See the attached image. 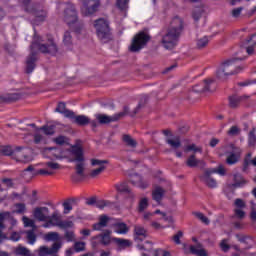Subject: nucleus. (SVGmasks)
Returning a JSON list of instances; mask_svg holds the SVG:
<instances>
[{
  "instance_id": "obj_43",
  "label": "nucleus",
  "mask_w": 256,
  "mask_h": 256,
  "mask_svg": "<svg viewBox=\"0 0 256 256\" xmlns=\"http://www.w3.org/2000/svg\"><path fill=\"white\" fill-rule=\"evenodd\" d=\"M26 238L28 240L29 245H35V241H37V235L35 234V231H27Z\"/></svg>"
},
{
  "instance_id": "obj_10",
  "label": "nucleus",
  "mask_w": 256,
  "mask_h": 256,
  "mask_svg": "<svg viewBox=\"0 0 256 256\" xmlns=\"http://www.w3.org/2000/svg\"><path fill=\"white\" fill-rule=\"evenodd\" d=\"M60 7H64V15L63 20L67 25H73V23H77V10L75 9V5L73 4H66L60 5Z\"/></svg>"
},
{
  "instance_id": "obj_21",
  "label": "nucleus",
  "mask_w": 256,
  "mask_h": 256,
  "mask_svg": "<svg viewBox=\"0 0 256 256\" xmlns=\"http://www.w3.org/2000/svg\"><path fill=\"white\" fill-rule=\"evenodd\" d=\"M112 225L114 227V233H117V235H127L129 233V226L124 222H116Z\"/></svg>"
},
{
  "instance_id": "obj_31",
  "label": "nucleus",
  "mask_w": 256,
  "mask_h": 256,
  "mask_svg": "<svg viewBox=\"0 0 256 256\" xmlns=\"http://www.w3.org/2000/svg\"><path fill=\"white\" fill-rule=\"evenodd\" d=\"M184 151L185 153H194L193 155H195L197 153H203V148L197 146V144H190L185 147Z\"/></svg>"
},
{
  "instance_id": "obj_50",
  "label": "nucleus",
  "mask_w": 256,
  "mask_h": 256,
  "mask_svg": "<svg viewBox=\"0 0 256 256\" xmlns=\"http://www.w3.org/2000/svg\"><path fill=\"white\" fill-rule=\"evenodd\" d=\"M14 252L16 255L29 256V249L23 246H18Z\"/></svg>"
},
{
  "instance_id": "obj_28",
  "label": "nucleus",
  "mask_w": 256,
  "mask_h": 256,
  "mask_svg": "<svg viewBox=\"0 0 256 256\" xmlns=\"http://www.w3.org/2000/svg\"><path fill=\"white\" fill-rule=\"evenodd\" d=\"M96 207L98 209H113V207H115V203L109 200H97Z\"/></svg>"
},
{
  "instance_id": "obj_17",
  "label": "nucleus",
  "mask_w": 256,
  "mask_h": 256,
  "mask_svg": "<svg viewBox=\"0 0 256 256\" xmlns=\"http://www.w3.org/2000/svg\"><path fill=\"white\" fill-rule=\"evenodd\" d=\"M168 29H170V31H174V33H178V35H181V31H183V19L175 16L171 20L170 27Z\"/></svg>"
},
{
  "instance_id": "obj_39",
  "label": "nucleus",
  "mask_w": 256,
  "mask_h": 256,
  "mask_svg": "<svg viewBox=\"0 0 256 256\" xmlns=\"http://www.w3.org/2000/svg\"><path fill=\"white\" fill-rule=\"evenodd\" d=\"M112 241H114V243H116V245H118V247H131V242L127 239H123V238H112Z\"/></svg>"
},
{
  "instance_id": "obj_23",
  "label": "nucleus",
  "mask_w": 256,
  "mask_h": 256,
  "mask_svg": "<svg viewBox=\"0 0 256 256\" xmlns=\"http://www.w3.org/2000/svg\"><path fill=\"white\" fill-rule=\"evenodd\" d=\"M121 115L123 114H119L118 116H107L105 114H96L95 117L97 121H99V123L105 124V123H111L113 121H117V119H119Z\"/></svg>"
},
{
  "instance_id": "obj_8",
  "label": "nucleus",
  "mask_w": 256,
  "mask_h": 256,
  "mask_svg": "<svg viewBox=\"0 0 256 256\" xmlns=\"http://www.w3.org/2000/svg\"><path fill=\"white\" fill-rule=\"evenodd\" d=\"M148 41L149 35H147L145 32H140L136 36H134L129 49L133 53H137V51H141V49H143V47L147 45Z\"/></svg>"
},
{
  "instance_id": "obj_27",
  "label": "nucleus",
  "mask_w": 256,
  "mask_h": 256,
  "mask_svg": "<svg viewBox=\"0 0 256 256\" xmlns=\"http://www.w3.org/2000/svg\"><path fill=\"white\" fill-rule=\"evenodd\" d=\"M34 25H39V23H43V21H45V19L47 18V12L41 10V11H36L34 12Z\"/></svg>"
},
{
  "instance_id": "obj_42",
  "label": "nucleus",
  "mask_w": 256,
  "mask_h": 256,
  "mask_svg": "<svg viewBox=\"0 0 256 256\" xmlns=\"http://www.w3.org/2000/svg\"><path fill=\"white\" fill-rule=\"evenodd\" d=\"M209 41H210V39L208 36H203L197 40L196 45H197L198 49H203V48H205L206 45H209Z\"/></svg>"
},
{
  "instance_id": "obj_60",
  "label": "nucleus",
  "mask_w": 256,
  "mask_h": 256,
  "mask_svg": "<svg viewBox=\"0 0 256 256\" xmlns=\"http://www.w3.org/2000/svg\"><path fill=\"white\" fill-rule=\"evenodd\" d=\"M67 141V137L65 136H58L54 139V143H56V145H65Z\"/></svg>"
},
{
  "instance_id": "obj_19",
  "label": "nucleus",
  "mask_w": 256,
  "mask_h": 256,
  "mask_svg": "<svg viewBox=\"0 0 256 256\" xmlns=\"http://www.w3.org/2000/svg\"><path fill=\"white\" fill-rule=\"evenodd\" d=\"M130 181L132 185L139 187V189H147V187H149V182L144 180L141 176H139V174L132 175Z\"/></svg>"
},
{
  "instance_id": "obj_44",
  "label": "nucleus",
  "mask_w": 256,
  "mask_h": 256,
  "mask_svg": "<svg viewBox=\"0 0 256 256\" xmlns=\"http://www.w3.org/2000/svg\"><path fill=\"white\" fill-rule=\"evenodd\" d=\"M134 233L137 235V237H147V230H145L143 226H135Z\"/></svg>"
},
{
  "instance_id": "obj_40",
  "label": "nucleus",
  "mask_w": 256,
  "mask_h": 256,
  "mask_svg": "<svg viewBox=\"0 0 256 256\" xmlns=\"http://www.w3.org/2000/svg\"><path fill=\"white\" fill-rule=\"evenodd\" d=\"M110 235H111L110 230H107L105 233L99 235L102 245H109V243H111V236Z\"/></svg>"
},
{
  "instance_id": "obj_13",
  "label": "nucleus",
  "mask_w": 256,
  "mask_h": 256,
  "mask_svg": "<svg viewBox=\"0 0 256 256\" xmlns=\"http://www.w3.org/2000/svg\"><path fill=\"white\" fill-rule=\"evenodd\" d=\"M91 165L93 167H97L90 172V177L95 178V177H99V175H101L105 171V165H107V161L99 160V159H92Z\"/></svg>"
},
{
  "instance_id": "obj_54",
  "label": "nucleus",
  "mask_w": 256,
  "mask_h": 256,
  "mask_svg": "<svg viewBox=\"0 0 256 256\" xmlns=\"http://www.w3.org/2000/svg\"><path fill=\"white\" fill-rule=\"evenodd\" d=\"M74 251L76 253H81V251H85V242H75Z\"/></svg>"
},
{
  "instance_id": "obj_64",
  "label": "nucleus",
  "mask_w": 256,
  "mask_h": 256,
  "mask_svg": "<svg viewBox=\"0 0 256 256\" xmlns=\"http://www.w3.org/2000/svg\"><path fill=\"white\" fill-rule=\"evenodd\" d=\"M248 141H249V145H255V143H256L255 133H253V132L249 133Z\"/></svg>"
},
{
  "instance_id": "obj_16",
  "label": "nucleus",
  "mask_w": 256,
  "mask_h": 256,
  "mask_svg": "<svg viewBox=\"0 0 256 256\" xmlns=\"http://www.w3.org/2000/svg\"><path fill=\"white\" fill-rule=\"evenodd\" d=\"M211 175H213V172L206 170L204 172V174L201 176V180L210 189H217V180H215V178L211 177Z\"/></svg>"
},
{
  "instance_id": "obj_45",
  "label": "nucleus",
  "mask_w": 256,
  "mask_h": 256,
  "mask_svg": "<svg viewBox=\"0 0 256 256\" xmlns=\"http://www.w3.org/2000/svg\"><path fill=\"white\" fill-rule=\"evenodd\" d=\"M63 43L66 45V47H69L73 43V36L71 35V32L66 31L63 36Z\"/></svg>"
},
{
  "instance_id": "obj_48",
  "label": "nucleus",
  "mask_w": 256,
  "mask_h": 256,
  "mask_svg": "<svg viewBox=\"0 0 256 256\" xmlns=\"http://www.w3.org/2000/svg\"><path fill=\"white\" fill-rule=\"evenodd\" d=\"M115 188L116 190L119 192V193H129V186H127V183L125 182H122V183H119V184H116L115 185Z\"/></svg>"
},
{
  "instance_id": "obj_24",
  "label": "nucleus",
  "mask_w": 256,
  "mask_h": 256,
  "mask_svg": "<svg viewBox=\"0 0 256 256\" xmlns=\"http://www.w3.org/2000/svg\"><path fill=\"white\" fill-rule=\"evenodd\" d=\"M205 17V8L203 6L195 7L192 11V18L197 23L198 21H201Z\"/></svg>"
},
{
  "instance_id": "obj_30",
  "label": "nucleus",
  "mask_w": 256,
  "mask_h": 256,
  "mask_svg": "<svg viewBox=\"0 0 256 256\" xmlns=\"http://www.w3.org/2000/svg\"><path fill=\"white\" fill-rule=\"evenodd\" d=\"M191 253L197 256H209L207 251L201 247V245L191 246L190 247Z\"/></svg>"
},
{
  "instance_id": "obj_20",
  "label": "nucleus",
  "mask_w": 256,
  "mask_h": 256,
  "mask_svg": "<svg viewBox=\"0 0 256 256\" xmlns=\"http://www.w3.org/2000/svg\"><path fill=\"white\" fill-rule=\"evenodd\" d=\"M55 113H60L61 115H64V117H67L68 119H73L75 117V112L71 110H67L65 107V103L60 102L55 109Z\"/></svg>"
},
{
  "instance_id": "obj_5",
  "label": "nucleus",
  "mask_w": 256,
  "mask_h": 256,
  "mask_svg": "<svg viewBox=\"0 0 256 256\" xmlns=\"http://www.w3.org/2000/svg\"><path fill=\"white\" fill-rule=\"evenodd\" d=\"M44 229H51L53 227H59L60 229H71L73 227L72 221H62L61 214L58 211H54L51 214L50 221L42 225Z\"/></svg>"
},
{
  "instance_id": "obj_2",
  "label": "nucleus",
  "mask_w": 256,
  "mask_h": 256,
  "mask_svg": "<svg viewBox=\"0 0 256 256\" xmlns=\"http://www.w3.org/2000/svg\"><path fill=\"white\" fill-rule=\"evenodd\" d=\"M9 221L11 225H17V220L13 219L11 212L0 213V243H3L5 239H10V241H19L21 239V234L13 232L10 237L7 234H3V229H5V222Z\"/></svg>"
},
{
  "instance_id": "obj_14",
  "label": "nucleus",
  "mask_w": 256,
  "mask_h": 256,
  "mask_svg": "<svg viewBox=\"0 0 256 256\" xmlns=\"http://www.w3.org/2000/svg\"><path fill=\"white\" fill-rule=\"evenodd\" d=\"M42 131L45 135H53L55 133V126L50 125L43 126L42 128H36L34 135L35 143H41V141H43V134H41Z\"/></svg>"
},
{
  "instance_id": "obj_34",
  "label": "nucleus",
  "mask_w": 256,
  "mask_h": 256,
  "mask_svg": "<svg viewBox=\"0 0 256 256\" xmlns=\"http://www.w3.org/2000/svg\"><path fill=\"white\" fill-rule=\"evenodd\" d=\"M211 83H213V80L209 79V80H205L204 82L201 83L202 87L201 88H197L194 87L193 91H195L196 93H203L205 91H209V85H211Z\"/></svg>"
},
{
  "instance_id": "obj_58",
  "label": "nucleus",
  "mask_w": 256,
  "mask_h": 256,
  "mask_svg": "<svg viewBox=\"0 0 256 256\" xmlns=\"http://www.w3.org/2000/svg\"><path fill=\"white\" fill-rule=\"evenodd\" d=\"M234 217L236 219H243L245 217V212L241 208H236L234 210Z\"/></svg>"
},
{
  "instance_id": "obj_7",
  "label": "nucleus",
  "mask_w": 256,
  "mask_h": 256,
  "mask_svg": "<svg viewBox=\"0 0 256 256\" xmlns=\"http://www.w3.org/2000/svg\"><path fill=\"white\" fill-rule=\"evenodd\" d=\"M181 34L179 32H174L169 28L162 34L161 43L165 49H173L175 45H177V41H179V37Z\"/></svg>"
},
{
  "instance_id": "obj_11",
  "label": "nucleus",
  "mask_w": 256,
  "mask_h": 256,
  "mask_svg": "<svg viewBox=\"0 0 256 256\" xmlns=\"http://www.w3.org/2000/svg\"><path fill=\"white\" fill-rule=\"evenodd\" d=\"M33 215L37 221H41L43 223H48V221H51V215H49V208L47 207L35 208Z\"/></svg>"
},
{
  "instance_id": "obj_55",
  "label": "nucleus",
  "mask_w": 256,
  "mask_h": 256,
  "mask_svg": "<svg viewBox=\"0 0 256 256\" xmlns=\"http://www.w3.org/2000/svg\"><path fill=\"white\" fill-rule=\"evenodd\" d=\"M242 12H243V7L234 8L231 11V15L232 17H234V19H238V17H241Z\"/></svg>"
},
{
  "instance_id": "obj_33",
  "label": "nucleus",
  "mask_w": 256,
  "mask_h": 256,
  "mask_svg": "<svg viewBox=\"0 0 256 256\" xmlns=\"http://www.w3.org/2000/svg\"><path fill=\"white\" fill-rule=\"evenodd\" d=\"M44 241H60L61 236L57 232H49L43 236Z\"/></svg>"
},
{
  "instance_id": "obj_12",
  "label": "nucleus",
  "mask_w": 256,
  "mask_h": 256,
  "mask_svg": "<svg viewBox=\"0 0 256 256\" xmlns=\"http://www.w3.org/2000/svg\"><path fill=\"white\" fill-rule=\"evenodd\" d=\"M71 149L65 151H61V149L59 148H55V147H49V148H45L44 149V153L46 155H48L47 157H51V155L53 157H55L56 159H67V157H69V155H71Z\"/></svg>"
},
{
  "instance_id": "obj_36",
  "label": "nucleus",
  "mask_w": 256,
  "mask_h": 256,
  "mask_svg": "<svg viewBox=\"0 0 256 256\" xmlns=\"http://www.w3.org/2000/svg\"><path fill=\"white\" fill-rule=\"evenodd\" d=\"M199 163L204 165V162L202 160H198L197 158H195V154H192L190 157H188V159L186 161V165L188 167H197V165H199Z\"/></svg>"
},
{
  "instance_id": "obj_18",
  "label": "nucleus",
  "mask_w": 256,
  "mask_h": 256,
  "mask_svg": "<svg viewBox=\"0 0 256 256\" xmlns=\"http://www.w3.org/2000/svg\"><path fill=\"white\" fill-rule=\"evenodd\" d=\"M73 119V121L77 124L80 125L82 127H84L85 125H89V123L91 124L92 127H97V123L95 121H91V119H89V117L85 116V115H78L71 118Z\"/></svg>"
},
{
  "instance_id": "obj_37",
  "label": "nucleus",
  "mask_w": 256,
  "mask_h": 256,
  "mask_svg": "<svg viewBox=\"0 0 256 256\" xmlns=\"http://www.w3.org/2000/svg\"><path fill=\"white\" fill-rule=\"evenodd\" d=\"M166 143H168L172 149H179V147H181V140L179 137L168 138Z\"/></svg>"
},
{
  "instance_id": "obj_63",
  "label": "nucleus",
  "mask_w": 256,
  "mask_h": 256,
  "mask_svg": "<svg viewBox=\"0 0 256 256\" xmlns=\"http://www.w3.org/2000/svg\"><path fill=\"white\" fill-rule=\"evenodd\" d=\"M228 135H231L232 137L235 135H239V127L232 126L230 130L228 131Z\"/></svg>"
},
{
  "instance_id": "obj_47",
  "label": "nucleus",
  "mask_w": 256,
  "mask_h": 256,
  "mask_svg": "<svg viewBox=\"0 0 256 256\" xmlns=\"http://www.w3.org/2000/svg\"><path fill=\"white\" fill-rule=\"evenodd\" d=\"M147 207H149V198H142L139 202L138 211L143 213Z\"/></svg>"
},
{
  "instance_id": "obj_51",
  "label": "nucleus",
  "mask_w": 256,
  "mask_h": 256,
  "mask_svg": "<svg viewBox=\"0 0 256 256\" xmlns=\"http://www.w3.org/2000/svg\"><path fill=\"white\" fill-rule=\"evenodd\" d=\"M38 255L39 256H49V255H51V250L47 246H40V248L38 249Z\"/></svg>"
},
{
  "instance_id": "obj_4",
  "label": "nucleus",
  "mask_w": 256,
  "mask_h": 256,
  "mask_svg": "<svg viewBox=\"0 0 256 256\" xmlns=\"http://www.w3.org/2000/svg\"><path fill=\"white\" fill-rule=\"evenodd\" d=\"M94 28L101 43H109L111 41V31L109 30V22L107 20L103 18L96 20L94 22Z\"/></svg>"
},
{
  "instance_id": "obj_1",
  "label": "nucleus",
  "mask_w": 256,
  "mask_h": 256,
  "mask_svg": "<svg viewBox=\"0 0 256 256\" xmlns=\"http://www.w3.org/2000/svg\"><path fill=\"white\" fill-rule=\"evenodd\" d=\"M243 71V66H241L239 59L232 58L224 61L216 71L217 79H226L231 75H237Z\"/></svg>"
},
{
  "instance_id": "obj_56",
  "label": "nucleus",
  "mask_w": 256,
  "mask_h": 256,
  "mask_svg": "<svg viewBox=\"0 0 256 256\" xmlns=\"http://www.w3.org/2000/svg\"><path fill=\"white\" fill-rule=\"evenodd\" d=\"M237 161H239V157L235 154H231L230 156H228V158L226 160L228 165H235V163H237Z\"/></svg>"
},
{
  "instance_id": "obj_25",
  "label": "nucleus",
  "mask_w": 256,
  "mask_h": 256,
  "mask_svg": "<svg viewBox=\"0 0 256 256\" xmlns=\"http://www.w3.org/2000/svg\"><path fill=\"white\" fill-rule=\"evenodd\" d=\"M163 195H165V190L161 187H156L152 191V199L156 201V203H161V199H163Z\"/></svg>"
},
{
  "instance_id": "obj_32",
  "label": "nucleus",
  "mask_w": 256,
  "mask_h": 256,
  "mask_svg": "<svg viewBox=\"0 0 256 256\" xmlns=\"http://www.w3.org/2000/svg\"><path fill=\"white\" fill-rule=\"evenodd\" d=\"M35 61H37V57H35V55H32L27 59L26 61L27 73H33V69H35Z\"/></svg>"
},
{
  "instance_id": "obj_61",
  "label": "nucleus",
  "mask_w": 256,
  "mask_h": 256,
  "mask_svg": "<svg viewBox=\"0 0 256 256\" xmlns=\"http://www.w3.org/2000/svg\"><path fill=\"white\" fill-rule=\"evenodd\" d=\"M236 238L238 239V241H240V243H253L251 237L240 236L239 234H237Z\"/></svg>"
},
{
  "instance_id": "obj_22",
  "label": "nucleus",
  "mask_w": 256,
  "mask_h": 256,
  "mask_svg": "<svg viewBox=\"0 0 256 256\" xmlns=\"http://www.w3.org/2000/svg\"><path fill=\"white\" fill-rule=\"evenodd\" d=\"M111 221V218L107 215H102L99 217V222L93 225L94 231H101L104 229V227H107L109 222Z\"/></svg>"
},
{
  "instance_id": "obj_26",
  "label": "nucleus",
  "mask_w": 256,
  "mask_h": 256,
  "mask_svg": "<svg viewBox=\"0 0 256 256\" xmlns=\"http://www.w3.org/2000/svg\"><path fill=\"white\" fill-rule=\"evenodd\" d=\"M116 5L120 9L122 15L127 17V9H129V0H116Z\"/></svg>"
},
{
  "instance_id": "obj_52",
  "label": "nucleus",
  "mask_w": 256,
  "mask_h": 256,
  "mask_svg": "<svg viewBox=\"0 0 256 256\" xmlns=\"http://www.w3.org/2000/svg\"><path fill=\"white\" fill-rule=\"evenodd\" d=\"M0 154L6 156L13 155V148H11V146H1Z\"/></svg>"
},
{
  "instance_id": "obj_53",
  "label": "nucleus",
  "mask_w": 256,
  "mask_h": 256,
  "mask_svg": "<svg viewBox=\"0 0 256 256\" xmlns=\"http://www.w3.org/2000/svg\"><path fill=\"white\" fill-rule=\"evenodd\" d=\"M22 221H23L24 227H33V228H35V221L34 220L29 219L26 216H23Z\"/></svg>"
},
{
  "instance_id": "obj_35",
  "label": "nucleus",
  "mask_w": 256,
  "mask_h": 256,
  "mask_svg": "<svg viewBox=\"0 0 256 256\" xmlns=\"http://www.w3.org/2000/svg\"><path fill=\"white\" fill-rule=\"evenodd\" d=\"M245 185H247V180L242 178V176L239 174L234 175V183L232 184V186L245 187Z\"/></svg>"
},
{
  "instance_id": "obj_49",
  "label": "nucleus",
  "mask_w": 256,
  "mask_h": 256,
  "mask_svg": "<svg viewBox=\"0 0 256 256\" xmlns=\"http://www.w3.org/2000/svg\"><path fill=\"white\" fill-rule=\"evenodd\" d=\"M208 171L212 174L217 173L221 177H224V175H226L227 173V170H225V167H223V165H219L217 169H209Z\"/></svg>"
},
{
  "instance_id": "obj_46",
  "label": "nucleus",
  "mask_w": 256,
  "mask_h": 256,
  "mask_svg": "<svg viewBox=\"0 0 256 256\" xmlns=\"http://www.w3.org/2000/svg\"><path fill=\"white\" fill-rule=\"evenodd\" d=\"M194 216L196 217V219L201 221V223H204V225H209V223H210L209 218H207V216H205V214H203L201 212H194Z\"/></svg>"
},
{
  "instance_id": "obj_6",
  "label": "nucleus",
  "mask_w": 256,
  "mask_h": 256,
  "mask_svg": "<svg viewBox=\"0 0 256 256\" xmlns=\"http://www.w3.org/2000/svg\"><path fill=\"white\" fill-rule=\"evenodd\" d=\"M40 41L41 37L34 35V41L31 45L32 51H35V49H39L41 53H50V55H55V53L59 51L57 45H55V43H53L52 41L49 42L48 46L41 44Z\"/></svg>"
},
{
  "instance_id": "obj_62",
  "label": "nucleus",
  "mask_w": 256,
  "mask_h": 256,
  "mask_svg": "<svg viewBox=\"0 0 256 256\" xmlns=\"http://www.w3.org/2000/svg\"><path fill=\"white\" fill-rule=\"evenodd\" d=\"M63 207H64L65 215H67L68 213H71V211L73 209V205L69 201L64 202Z\"/></svg>"
},
{
  "instance_id": "obj_3",
  "label": "nucleus",
  "mask_w": 256,
  "mask_h": 256,
  "mask_svg": "<svg viewBox=\"0 0 256 256\" xmlns=\"http://www.w3.org/2000/svg\"><path fill=\"white\" fill-rule=\"evenodd\" d=\"M70 153L74 158H70L68 160L69 163H76V173L80 177H83V172L85 171V156H83V148L80 146H72Z\"/></svg>"
},
{
  "instance_id": "obj_59",
  "label": "nucleus",
  "mask_w": 256,
  "mask_h": 256,
  "mask_svg": "<svg viewBox=\"0 0 256 256\" xmlns=\"http://www.w3.org/2000/svg\"><path fill=\"white\" fill-rule=\"evenodd\" d=\"M61 247H63L62 243H54L50 248V254L53 255V253H59V249H61Z\"/></svg>"
},
{
  "instance_id": "obj_29",
  "label": "nucleus",
  "mask_w": 256,
  "mask_h": 256,
  "mask_svg": "<svg viewBox=\"0 0 256 256\" xmlns=\"http://www.w3.org/2000/svg\"><path fill=\"white\" fill-rule=\"evenodd\" d=\"M154 215H160V219L162 221H165V223H175L173 216L167 215V213L164 211L156 210V211H154Z\"/></svg>"
},
{
  "instance_id": "obj_57",
  "label": "nucleus",
  "mask_w": 256,
  "mask_h": 256,
  "mask_svg": "<svg viewBox=\"0 0 256 256\" xmlns=\"http://www.w3.org/2000/svg\"><path fill=\"white\" fill-rule=\"evenodd\" d=\"M65 239L68 243L75 241V233H73V231H66Z\"/></svg>"
},
{
  "instance_id": "obj_41",
  "label": "nucleus",
  "mask_w": 256,
  "mask_h": 256,
  "mask_svg": "<svg viewBox=\"0 0 256 256\" xmlns=\"http://www.w3.org/2000/svg\"><path fill=\"white\" fill-rule=\"evenodd\" d=\"M27 211V207L24 203H17L14 205L13 213H17L18 215H23Z\"/></svg>"
},
{
  "instance_id": "obj_38",
  "label": "nucleus",
  "mask_w": 256,
  "mask_h": 256,
  "mask_svg": "<svg viewBox=\"0 0 256 256\" xmlns=\"http://www.w3.org/2000/svg\"><path fill=\"white\" fill-rule=\"evenodd\" d=\"M123 142L125 145H127V147H131V149H135V147H137V141H135V139L129 135L123 136Z\"/></svg>"
},
{
  "instance_id": "obj_15",
  "label": "nucleus",
  "mask_w": 256,
  "mask_h": 256,
  "mask_svg": "<svg viewBox=\"0 0 256 256\" xmlns=\"http://www.w3.org/2000/svg\"><path fill=\"white\" fill-rule=\"evenodd\" d=\"M47 168H43L37 171L38 175H53L55 171L61 169V165L57 162H47Z\"/></svg>"
},
{
  "instance_id": "obj_9",
  "label": "nucleus",
  "mask_w": 256,
  "mask_h": 256,
  "mask_svg": "<svg viewBox=\"0 0 256 256\" xmlns=\"http://www.w3.org/2000/svg\"><path fill=\"white\" fill-rule=\"evenodd\" d=\"M99 5V0H83L81 6V14L84 17H91V15H94V13H97Z\"/></svg>"
}]
</instances>
